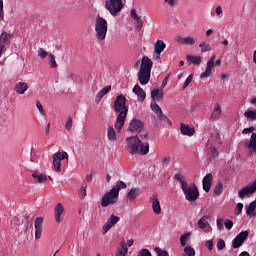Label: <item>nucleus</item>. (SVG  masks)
<instances>
[{
    "label": "nucleus",
    "instance_id": "35",
    "mask_svg": "<svg viewBox=\"0 0 256 256\" xmlns=\"http://www.w3.org/2000/svg\"><path fill=\"white\" fill-rule=\"evenodd\" d=\"M246 208V215L248 217H255V209H256V202H252L249 205L245 206Z\"/></svg>",
    "mask_w": 256,
    "mask_h": 256
},
{
    "label": "nucleus",
    "instance_id": "23",
    "mask_svg": "<svg viewBox=\"0 0 256 256\" xmlns=\"http://www.w3.org/2000/svg\"><path fill=\"white\" fill-rule=\"evenodd\" d=\"M132 91L135 93V95H137L138 101H145L147 94L145 93V90L141 88V86L135 85Z\"/></svg>",
    "mask_w": 256,
    "mask_h": 256
},
{
    "label": "nucleus",
    "instance_id": "45",
    "mask_svg": "<svg viewBox=\"0 0 256 256\" xmlns=\"http://www.w3.org/2000/svg\"><path fill=\"white\" fill-rule=\"evenodd\" d=\"M47 55H49V52H47L43 48H39V50H38V57H40L41 59H45V57H47Z\"/></svg>",
    "mask_w": 256,
    "mask_h": 256
},
{
    "label": "nucleus",
    "instance_id": "43",
    "mask_svg": "<svg viewBox=\"0 0 256 256\" xmlns=\"http://www.w3.org/2000/svg\"><path fill=\"white\" fill-rule=\"evenodd\" d=\"M87 197V184H83L80 188V199Z\"/></svg>",
    "mask_w": 256,
    "mask_h": 256
},
{
    "label": "nucleus",
    "instance_id": "60",
    "mask_svg": "<svg viewBox=\"0 0 256 256\" xmlns=\"http://www.w3.org/2000/svg\"><path fill=\"white\" fill-rule=\"evenodd\" d=\"M109 91H111V86H106L102 90H100V92H102L103 95H107V93H109Z\"/></svg>",
    "mask_w": 256,
    "mask_h": 256
},
{
    "label": "nucleus",
    "instance_id": "44",
    "mask_svg": "<svg viewBox=\"0 0 256 256\" xmlns=\"http://www.w3.org/2000/svg\"><path fill=\"white\" fill-rule=\"evenodd\" d=\"M36 107L40 114H42L43 117H45V109L43 108V104H41V101H36Z\"/></svg>",
    "mask_w": 256,
    "mask_h": 256
},
{
    "label": "nucleus",
    "instance_id": "11",
    "mask_svg": "<svg viewBox=\"0 0 256 256\" xmlns=\"http://www.w3.org/2000/svg\"><path fill=\"white\" fill-rule=\"evenodd\" d=\"M165 47H167V44L163 40H157L154 45V52L152 55L153 61H159L161 59V53L165 51Z\"/></svg>",
    "mask_w": 256,
    "mask_h": 256
},
{
    "label": "nucleus",
    "instance_id": "61",
    "mask_svg": "<svg viewBox=\"0 0 256 256\" xmlns=\"http://www.w3.org/2000/svg\"><path fill=\"white\" fill-rule=\"evenodd\" d=\"M137 23V28L141 29L143 27V21H141V17L135 20Z\"/></svg>",
    "mask_w": 256,
    "mask_h": 256
},
{
    "label": "nucleus",
    "instance_id": "64",
    "mask_svg": "<svg viewBox=\"0 0 256 256\" xmlns=\"http://www.w3.org/2000/svg\"><path fill=\"white\" fill-rule=\"evenodd\" d=\"M253 63L256 64V49L253 52Z\"/></svg>",
    "mask_w": 256,
    "mask_h": 256
},
{
    "label": "nucleus",
    "instance_id": "56",
    "mask_svg": "<svg viewBox=\"0 0 256 256\" xmlns=\"http://www.w3.org/2000/svg\"><path fill=\"white\" fill-rule=\"evenodd\" d=\"M103 97H105V94H103L100 90L96 95V103H100Z\"/></svg>",
    "mask_w": 256,
    "mask_h": 256
},
{
    "label": "nucleus",
    "instance_id": "41",
    "mask_svg": "<svg viewBox=\"0 0 256 256\" xmlns=\"http://www.w3.org/2000/svg\"><path fill=\"white\" fill-rule=\"evenodd\" d=\"M154 251L157 256H169V252H167V250H163L159 247H155Z\"/></svg>",
    "mask_w": 256,
    "mask_h": 256
},
{
    "label": "nucleus",
    "instance_id": "16",
    "mask_svg": "<svg viewBox=\"0 0 256 256\" xmlns=\"http://www.w3.org/2000/svg\"><path fill=\"white\" fill-rule=\"evenodd\" d=\"M34 229H35V239L36 241L39 240L41 235H43V217H37L34 222Z\"/></svg>",
    "mask_w": 256,
    "mask_h": 256
},
{
    "label": "nucleus",
    "instance_id": "12",
    "mask_svg": "<svg viewBox=\"0 0 256 256\" xmlns=\"http://www.w3.org/2000/svg\"><path fill=\"white\" fill-rule=\"evenodd\" d=\"M143 127H145L143 121L133 118L129 122L128 131H130V133H141V131H143Z\"/></svg>",
    "mask_w": 256,
    "mask_h": 256
},
{
    "label": "nucleus",
    "instance_id": "55",
    "mask_svg": "<svg viewBox=\"0 0 256 256\" xmlns=\"http://www.w3.org/2000/svg\"><path fill=\"white\" fill-rule=\"evenodd\" d=\"M253 131H255V127L251 126V127H248V128H244L242 130V133H243V135H247V133H253Z\"/></svg>",
    "mask_w": 256,
    "mask_h": 256
},
{
    "label": "nucleus",
    "instance_id": "15",
    "mask_svg": "<svg viewBox=\"0 0 256 256\" xmlns=\"http://www.w3.org/2000/svg\"><path fill=\"white\" fill-rule=\"evenodd\" d=\"M215 67V56H212L211 59L207 62L206 70L200 75V79H207L211 77L213 69Z\"/></svg>",
    "mask_w": 256,
    "mask_h": 256
},
{
    "label": "nucleus",
    "instance_id": "40",
    "mask_svg": "<svg viewBox=\"0 0 256 256\" xmlns=\"http://www.w3.org/2000/svg\"><path fill=\"white\" fill-rule=\"evenodd\" d=\"M184 253L187 256H195V249L191 246H184Z\"/></svg>",
    "mask_w": 256,
    "mask_h": 256
},
{
    "label": "nucleus",
    "instance_id": "25",
    "mask_svg": "<svg viewBox=\"0 0 256 256\" xmlns=\"http://www.w3.org/2000/svg\"><path fill=\"white\" fill-rule=\"evenodd\" d=\"M29 89V86L26 82H18L15 84L14 90L16 91L17 95H25V91Z\"/></svg>",
    "mask_w": 256,
    "mask_h": 256
},
{
    "label": "nucleus",
    "instance_id": "31",
    "mask_svg": "<svg viewBox=\"0 0 256 256\" xmlns=\"http://www.w3.org/2000/svg\"><path fill=\"white\" fill-rule=\"evenodd\" d=\"M212 121H217V119H221V106L216 104L214 110L211 114Z\"/></svg>",
    "mask_w": 256,
    "mask_h": 256
},
{
    "label": "nucleus",
    "instance_id": "34",
    "mask_svg": "<svg viewBox=\"0 0 256 256\" xmlns=\"http://www.w3.org/2000/svg\"><path fill=\"white\" fill-rule=\"evenodd\" d=\"M33 179L38 183H47V176L45 174H41L39 172H34L32 174Z\"/></svg>",
    "mask_w": 256,
    "mask_h": 256
},
{
    "label": "nucleus",
    "instance_id": "38",
    "mask_svg": "<svg viewBox=\"0 0 256 256\" xmlns=\"http://www.w3.org/2000/svg\"><path fill=\"white\" fill-rule=\"evenodd\" d=\"M137 137L140 139V141L143 143V141H146V139L149 137V134L145 130H141L139 133H136Z\"/></svg>",
    "mask_w": 256,
    "mask_h": 256
},
{
    "label": "nucleus",
    "instance_id": "42",
    "mask_svg": "<svg viewBox=\"0 0 256 256\" xmlns=\"http://www.w3.org/2000/svg\"><path fill=\"white\" fill-rule=\"evenodd\" d=\"M49 64L52 69L57 68V61L55 60V55L49 54Z\"/></svg>",
    "mask_w": 256,
    "mask_h": 256
},
{
    "label": "nucleus",
    "instance_id": "57",
    "mask_svg": "<svg viewBox=\"0 0 256 256\" xmlns=\"http://www.w3.org/2000/svg\"><path fill=\"white\" fill-rule=\"evenodd\" d=\"M130 15H131L132 19H134V21H135L136 19L139 20V17H140V16L137 15V10L132 9V10L130 11Z\"/></svg>",
    "mask_w": 256,
    "mask_h": 256
},
{
    "label": "nucleus",
    "instance_id": "33",
    "mask_svg": "<svg viewBox=\"0 0 256 256\" xmlns=\"http://www.w3.org/2000/svg\"><path fill=\"white\" fill-rule=\"evenodd\" d=\"M186 59L190 65H201V56L188 55Z\"/></svg>",
    "mask_w": 256,
    "mask_h": 256
},
{
    "label": "nucleus",
    "instance_id": "1",
    "mask_svg": "<svg viewBox=\"0 0 256 256\" xmlns=\"http://www.w3.org/2000/svg\"><path fill=\"white\" fill-rule=\"evenodd\" d=\"M114 111L118 113L115 122V129L117 133H121L123 126L125 125V119H127V113L129 108L127 107V98L123 95H118L114 102Z\"/></svg>",
    "mask_w": 256,
    "mask_h": 256
},
{
    "label": "nucleus",
    "instance_id": "17",
    "mask_svg": "<svg viewBox=\"0 0 256 256\" xmlns=\"http://www.w3.org/2000/svg\"><path fill=\"white\" fill-rule=\"evenodd\" d=\"M203 190L205 193L211 191V185H213V174H207L202 180Z\"/></svg>",
    "mask_w": 256,
    "mask_h": 256
},
{
    "label": "nucleus",
    "instance_id": "26",
    "mask_svg": "<svg viewBox=\"0 0 256 256\" xmlns=\"http://www.w3.org/2000/svg\"><path fill=\"white\" fill-rule=\"evenodd\" d=\"M209 221H211V216L204 215L197 222L198 229H207V225H209Z\"/></svg>",
    "mask_w": 256,
    "mask_h": 256
},
{
    "label": "nucleus",
    "instance_id": "46",
    "mask_svg": "<svg viewBox=\"0 0 256 256\" xmlns=\"http://www.w3.org/2000/svg\"><path fill=\"white\" fill-rule=\"evenodd\" d=\"M72 127H73V118L69 117L66 121L65 130L71 131Z\"/></svg>",
    "mask_w": 256,
    "mask_h": 256
},
{
    "label": "nucleus",
    "instance_id": "32",
    "mask_svg": "<svg viewBox=\"0 0 256 256\" xmlns=\"http://www.w3.org/2000/svg\"><path fill=\"white\" fill-rule=\"evenodd\" d=\"M107 138L109 141H117V132H115V128H113V126H108Z\"/></svg>",
    "mask_w": 256,
    "mask_h": 256
},
{
    "label": "nucleus",
    "instance_id": "47",
    "mask_svg": "<svg viewBox=\"0 0 256 256\" xmlns=\"http://www.w3.org/2000/svg\"><path fill=\"white\" fill-rule=\"evenodd\" d=\"M191 81H193V74H190L187 79L184 82L183 88L182 89H187L189 85L191 84Z\"/></svg>",
    "mask_w": 256,
    "mask_h": 256
},
{
    "label": "nucleus",
    "instance_id": "2",
    "mask_svg": "<svg viewBox=\"0 0 256 256\" xmlns=\"http://www.w3.org/2000/svg\"><path fill=\"white\" fill-rule=\"evenodd\" d=\"M174 179L178 181L186 201H197L199 199V188L195 183L188 184L187 179L181 173H176Z\"/></svg>",
    "mask_w": 256,
    "mask_h": 256
},
{
    "label": "nucleus",
    "instance_id": "4",
    "mask_svg": "<svg viewBox=\"0 0 256 256\" xmlns=\"http://www.w3.org/2000/svg\"><path fill=\"white\" fill-rule=\"evenodd\" d=\"M121 189H127V184L121 180H118L112 189L102 196L101 207H109V205H115V203L119 201V192Z\"/></svg>",
    "mask_w": 256,
    "mask_h": 256
},
{
    "label": "nucleus",
    "instance_id": "10",
    "mask_svg": "<svg viewBox=\"0 0 256 256\" xmlns=\"http://www.w3.org/2000/svg\"><path fill=\"white\" fill-rule=\"evenodd\" d=\"M12 38L13 35L7 32H2L0 35V58L5 53V51H7L6 45L11 43Z\"/></svg>",
    "mask_w": 256,
    "mask_h": 256
},
{
    "label": "nucleus",
    "instance_id": "37",
    "mask_svg": "<svg viewBox=\"0 0 256 256\" xmlns=\"http://www.w3.org/2000/svg\"><path fill=\"white\" fill-rule=\"evenodd\" d=\"M221 193H223V182L219 181L214 187V195H216V197H219Z\"/></svg>",
    "mask_w": 256,
    "mask_h": 256
},
{
    "label": "nucleus",
    "instance_id": "8",
    "mask_svg": "<svg viewBox=\"0 0 256 256\" xmlns=\"http://www.w3.org/2000/svg\"><path fill=\"white\" fill-rule=\"evenodd\" d=\"M119 221H120L119 216L112 214L107 219L105 224L102 226V235H107V233H109V231H111V229H113V227H115V225H117V223H119Z\"/></svg>",
    "mask_w": 256,
    "mask_h": 256
},
{
    "label": "nucleus",
    "instance_id": "14",
    "mask_svg": "<svg viewBox=\"0 0 256 256\" xmlns=\"http://www.w3.org/2000/svg\"><path fill=\"white\" fill-rule=\"evenodd\" d=\"M150 107H151V110L153 111V113H155V115H157L158 119H160L162 121H169V118H167V116H165V114H163V110L161 109V106H159V104H157V101L151 100Z\"/></svg>",
    "mask_w": 256,
    "mask_h": 256
},
{
    "label": "nucleus",
    "instance_id": "30",
    "mask_svg": "<svg viewBox=\"0 0 256 256\" xmlns=\"http://www.w3.org/2000/svg\"><path fill=\"white\" fill-rule=\"evenodd\" d=\"M138 195H139V188H132L127 194V199L130 201V203H133L135 199H137Z\"/></svg>",
    "mask_w": 256,
    "mask_h": 256
},
{
    "label": "nucleus",
    "instance_id": "36",
    "mask_svg": "<svg viewBox=\"0 0 256 256\" xmlns=\"http://www.w3.org/2000/svg\"><path fill=\"white\" fill-rule=\"evenodd\" d=\"M244 117L247 121H256V110H246L244 112Z\"/></svg>",
    "mask_w": 256,
    "mask_h": 256
},
{
    "label": "nucleus",
    "instance_id": "51",
    "mask_svg": "<svg viewBox=\"0 0 256 256\" xmlns=\"http://www.w3.org/2000/svg\"><path fill=\"white\" fill-rule=\"evenodd\" d=\"M169 163H171V156L163 158L162 167H169Z\"/></svg>",
    "mask_w": 256,
    "mask_h": 256
},
{
    "label": "nucleus",
    "instance_id": "29",
    "mask_svg": "<svg viewBox=\"0 0 256 256\" xmlns=\"http://www.w3.org/2000/svg\"><path fill=\"white\" fill-rule=\"evenodd\" d=\"M189 241H191V232H186L181 235L180 237L181 247H187L188 246L187 243H189Z\"/></svg>",
    "mask_w": 256,
    "mask_h": 256
},
{
    "label": "nucleus",
    "instance_id": "54",
    "mask_svg": "<svg viewBox=\"0 0 256 256\" xmlns=\"http://www.w3.org/2000/svg\"><path fill=\"white\" fill-rule=\"evenodd\" d=\"M216 225H217L219 231H223V219L222 218H218L216 220Z\"/></svg>",
    "mask_w": 256,
    "mask_h": 256
},
{
    "label": "nucleus",
    "instance_id": "6",
    "mask_svg": "<svg viewBox=\"0 0 256 256\" xmlns=\"http://www.w3.org/2000/svg\"><path fill=\"white\" fill-rule=\"evenodd\" d=\"M108 29L107 20L101 16H97L95 20V32L98 41H105Z\"/></svg>",
    "mask_w": 256,
    "mask_h": 256
},
{
    "label": "nucleus",
    "instance_id": "27",
    "mask_svg": "<svg viewBox=\"0 0 256 256\" xmlns=\"http://www.w3.org/2000/svg\"><path fill=\"white\" fill-rule=\"evenodd\" d=\"M245 147L256 153V133H252L250 141L245 142Z\"/></svg>",
    "mask_w": 256,
    "mask_h": 256
},
{
    "label": "nucleus",
    "instance_id": "49",
    "mask_svg": "<svg viewBox=\"0 0 256 256\" xmlns=\"http://www.w3.org/2000/svg\"><path fill=\"white\" fill-rule=\"evenodd\" d=\"M137 256H151V251L149 249H141Z\"/></svg>",
    "mask_w": 256,
    "mask_h": 256
},
{
    "label": "nucleus",
    "instance_id": "53",
    "mask_svg": "<svg viewBox=\"0 0 256 256\" xmlns=\"http://www.w3.org/2000/svg\"><path fill=\"white\" fill-rule=\"evenodd\" d=\"M3 0H0V21L5 19V12L3 11Z\"/></svg>",
    "mask_w": 256,
    "mask_h": 256
},
{
    "label": "nucleus",
    "instance_id": "24",
    "mask_svg": "<svg viewBox=\"0 0 256 256\" xmlns=\"http://www.w3.org/2000/svg\"><path fill=\"white\" fill-rule=\"evenodd\" d=\"M151 201L152 209L155 215H161V202H159V198H157V196H152Z\"/></svg>",
    "mask_w": 256,
    "mask_h": 256
},
{
    "label": "nucleus",
    "instance_id": "5",
    "mask_svg": "<svg viewBox=\"0 0 256 256\" xmlns=\"http://www.w3.org/2000/svg\"><path fill=\"white\" fill-rule=\"evenodd\" d=\"M152 68H153V61L149 57L144 56L142 58L140 70L138 72V80L140 84L147 85L149 83V81L151 80Z\"/></svg>",
    "mask_w": 256,
    "mask_h": 256
},
{
    "label": "nucleus",
    "instance_id": "59",
    "mask_svg": "<svg viewBox=\"0 0 256 256\" xmlns=\"http://www.w3.org/2000/svg\"><path fill=\"white\" fill-rule=\"evenodd\" d=\"M206 247L209 249V251H213V241L208 240L206 241Z\"/></svg>",
    "mask_w": 256,
    "mask_h": 256
},
{
    "label": "nucleus",
    "instance_id": "20",
    "mask_svg": "<svg viewBox=\"0 0 256 256\" xmlns=\"http://www.w3.org/2000/svg\"><path fill=\"white\" fill-rule=\"evenodd\" d=\"M206 155L210 161H213V159H217V157H219V151L215 146H208L206 149Z\"/></svg>",
    "mask_w": 256,
    "mask_h": 256
},
{
    "label": "nucleus",
    "instance_id": "62",
    "mask_svg": "<svg viewBox=\"0 0 256 256\" xmlns=\"http://www.w3.org/2000/svg\"><path fill=\"white\" fill-rule=\"evenodd\" d=\"M215 13H216V15H221V13H223V8L221 6H217Z\"/></svg>",
    "mask_w": 256,
    "mask_h": 256
},
{
    "label": "nucleus",
    "instance_id": "9",
    "mask_svg": "<svg viewBox=\"0 0 256 256\" xmlns=\"http://www.w3.org/2000/svg\"><path fill=\"white\" fill-rule=\"evenodd\" d=\"M64 159H69V154L65 151L58 152V153L53 155L54 169L58 173L61 172V161H64Z\"/></svg>",
    "mask_w": 256,
    "mask_h": 256
},
{
    "label": "nucleus",
    "instance_id": "48",
    "mask_svg": "<svg viewBox=\"0 0 256 256\" xmlns=\"http://www.w3.org/2000/svg\"><path fill=\"white\" fill-rule=\"evenodd\" d=\"M217 249L218 251H223V249H225V240L219 239L217 241Z\"/></svg>",
    "mask_w": 256,
    "mask_h": 256
},
{
    "label": "nucleus",
    "instance_id": "21",
    "mask_svg": "<svg viewBox=\"0 0 256 256\" xmlns=\"http://www.w3.org/2000/svg\"><path fill=\"white\" fill-rule=\"evenodd\" d=\"M127 253H129V248H127L125 240H122L116 250L115 256H127Z\"/></svg>",
    "mask_w": 256,
    "mask_h": 256
},
{
    "label": "nucleus",
    "instance_id": "39",
    "mask_svg": "<svg viewBox=\"0 0 256 256\" xmlns=\"http://www.w3.org/2000/svg\"><path fill=\"white\" fill-rule=\"evenodd\" d=\"M199 47L202 53H207V51H211V45L205 42H200Z\"/></svg>",
    "mask_w": 256,
    "mask_h": 256
},
{
    "label": "nucleus",
    "instance_id": "18",
    "mask_svg": "<svg viewBox=\"0 0 256 256\" xmlns=\"http://www.w3.org/2000/svg\"><path fill=\"white\" fill-rule=\"evenodd\" d=\"M63 213H65V208L63 207V204L58 203L54 208V217L56 223H61V221H63V218L61 217Z\"/></svg>",
    "mask_w": 256,
    "mask_h": 256
},
{
    "label": "nucleus",
    "instance_id": "52",
    "mask_svg": "<svg viewBox=\"0 0 256 256\" xmlns=\"http://www.w3.org/2000/svg\"><path fill=\"white\" fill-rule=\"evenodd\" d=\"M224 226L228 231H231L233 229V220H226Z\"/></svg>",
    "mask_w": 256,
    "mask_h": 256
},
{
    "label": "nucleus",
    "instance_id": "3",
    "mask_svg": "<svg viewBox=\"0 0 256 256\" xmlns=\"http://www.w3.org/2000/svg\"><path fill=\"white\" fill-rule=\"evenodd\" d=\"M125 143V149L130 155H147L149 153V142H142L139 136L127 137Z\"/></svg>",
    "mask_w": 256,
    "mask_h": 256
},
{
    "label": "nucleus",
    "instance_id": "22",
    "mask_svg": "<svg viewBox=\"0 0 256 256\" xmlns=\"http://www.w3.org/2000/svg\"><path fill=\"white\" fill-rule=\"evenodd\" d=\"M180 131L182 135H187L188 137H193V135H195V128L190 127L187 124L182 123L180 126Z\"/></svg>",
    "mask_w": 256,
    "mask_h": 256
},
{
    "label": "nucleus",
    "instance_id": "7",
    "mask_svg": "<svg viewBox=\"0 0 256 256\" xmlns=\"http://www.w3.org/2000/svg\"><path fill=\"white\" fill-rule=\"evenodd\" d=\"M123 7V0H105V9L112 17H117L123 11Z\"/></svg>",
    "mask_w": 256,
    "mask_h": 256
},
{
    "label": "nucleus",
    "instance_id": "28",
    "mask_svg": "<svg viewBox=\"0 0 256 256\" xmlns=\"http://www.w3.org/2000/svg\"><path fill=\"white\" fill-rule=\"evenodd\" d=\"M152 101H163V90L157 88L151 91Z\"/></svg>",
    "mask_w": 256,
    "mask_h": 256
},
{
    "label": "nucleus",
    "instance_id": "13",
    "mask_svg": "<svg viewBox=\"0 0 256 256\" xmlns=\"http://www.w3.org/2000/svg\"><path fill=\"white\" fill-rule=\"evenodd\" d=\"M247 237H249V231L245 230L240 232L233 240V248L239 249V247L245 243Z\"/></svg>",
    "mask_w": 256,
    "mask_h": 256
},
{
    "label": "nucleus",
    "instance_id": "50",
    "mask_svg": "<svg viewBox=\"0 0 256 256\" xmlns=\"http://www.w3.org/2000/svg\"><path fill=\"white\" fill-rule=\"evenodd\" d=\"M243 213V203H237L235 208V215Z\"/></svg>",
    "mask_w": 256,
    "mask_h": 256
},
{
    "label": "nucleus",
    "instance_id": "63",
    "mask_svg": "<svg viewBox=\"0 0 256 256\" xmlns=\"http://www.w3.org/2000/svg\"><path fill=\"white\" fill-rule=\"evenodd\" d=\"M133 243H135L133 239L127 240L126 247H133Z\"/></svg>",
    "mask_w": 256,
    "mask_h": 256
},
{
    "label": "nucleus",
    "instance_id": "58",
    "mask_svg": "<svg viewBox=\"0 0 256 256\" xmlns=\"http://www.w3.org/2000/svg\"><path fill=\"white\" fill-rule=\"evenodd\" d=\"M169 7H175L177 5V0H164Z\"/></svg>",
    "mask_w": 256,
    "mask_h": 256
},
{
    "label": "nucleus",
    "instance_id": "19",
    "mask_svg": "<svg viewBox=\"0 0 256 256\" xmlns=\"http://www.w3.org/2000/svg\"><path fill=\"white\" fill-rule=\"evenodd\" d=\"M175 41L176 43H180V45H195V38L193 36H177Z\"/></svg>",
    "mask_w": 256,
    "mask_h": 256
}]
</instances>
